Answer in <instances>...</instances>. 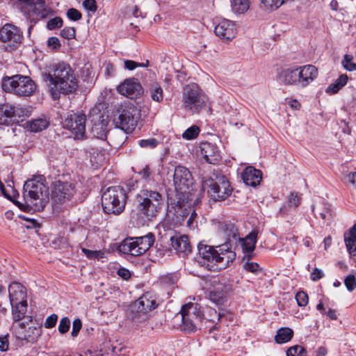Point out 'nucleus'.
<instances>
[{
	"label": "nucleus",
	"instance_id": "nucleus-24",
	"mask_svg": "<svg viewBox=\"0 0 356 356\" xmlns=\"http://www.w3.org/2000/svg\"><path fill=\"white\" fill-rule=\"evenodd\" d=\"M200 153L205 161L211 164H216L220 159V152L217 147L210 143L201 144Z\"/></svg>",
	"mask_w": 356,
	"mask_h": 356
},
{
	"label": "nucleus",
	"instance_id": "nucleus-1",
	"mask_svg": "<svg viewBox=\"0 0 356 356\" xmlns=\"http://www.w3.org/2000/svg\"><path fill=\"white\" fill-rule=\"evenodd\" d=\"M219 230L228 242L217 246L198 245L199 264L213 271L227 268L236 258V253L231 249L230 241L236 238L237 228L232 223H220Z\"/></svg>",
	"mask_w": 356,
	"mask_h": 356
},
{
	"label": "nucleus",
	"instance_id": "nucleus-47",
	"mask_svg": "<svg viewBox=\"0 0 356 356\" xmlns=\"http://www.w3.org/2000/svg\"><path fill=\"white\" fill-rule=\"evenodd\" d=\"M261 3L266 9L274 10L277 9L282 6V2L280 0H261Z\"/></svg>",
	"mask_w": 356,
	"mask_h": 356
},
{
	"label": "nucleus",
	"instance_id": "nucleus-43",
	"mask_svg": "<svg viewBox=\"0 0 356 356\" xmlns=\"http://www.w3.org/2000/svg\"><path fill=\"white\" fill-rule=\"evenodd\" d=\"M70 327V321L67 317H63L60 319L58 330L60 334H65L68 332Z\"/></svg>",
	"mask_w": 356,
	"mask_h": 356
},
{
	"label": "nucleus",
	"instance_id": "nucleus-6",
	"mask_svg": "<svg viewBox=\"0 0 356 356\" xmlns=\"http://www.w3.org/2000/svg\"><path fill=\"white\" fill-rule=\"evenodd\" d=\"M127 194L123 188L117 186L108 188L102 197V204L104 212L120 214L125 207Z\"/></svg>",
	"mask_w": 356,
	"mask_h": 356
},
{
	"label": "nucleus",
	"instance_id": "nucleus-26",
	"mask_svg": "<svg viewBox=\"0 0 356 356\" xmlns=\"http://www.w3.org/2000/svg\"><path fill=\"white\" fill-rule=\"evenodd\" d=\"M241 178L246 185L256 186L261 180L262 173L259 170L248 166L241 173Z\"/></svg>",
	"mask_w": 356,
	"mask_h": 356
},
{
	"label": "nucleus",
	"instance_id": "nucleus-34",
	"mask_svg": "<svg viewBox=\"0 0 356 356\" xmlns=\"http://www.w3.org/2000/svg\"><path fill=\"white\" fill-rule=\"evenodd\" d=\"M49 122L45 118H38L27 122V128L33 132H38L46 129Z\"/></svg>",
	"mask_w": 356,
	"mask_h": 356
},
{
	"label": "nucleus",
	"instance_id": "nucleus-61",
	"mask_svg": "<svg viewBox=\"0 0 356 356\" xmlns=\"http://www.w3.org/2000/svg\"><path fill=\"white\" fill-rule=\"evenodd\" d=\"M300 198L297 194L291 193L289 197V202L291 207H298L300 204Z\"/></svg>",
	"mask_w": 356,
	"mask_h": 356
},
{
	"label": "nucleus",
	"instance_id": "nucleus-29",
	"mask_svg": "<svg viewBox=\"0 0 356 356\" xmlns=\"http://www.w3.org/2000/svg\"><path fill=\"white\" fill-rule=\"evenodd\" d=\"M103 118V116L99 118ZM107 122L104 119H99L97 122H95L91 127V132L92 135L97 138L104 140L106 139L108 131H107Z\"/></svg>",
	"mask_w": 356,
	"mask_h": 356
},
{
	"label": "nucleus",
	"instance_id": "nucleus-2",
	"mask_svg": "<svg viewBox=\"0 0 356 356\" xmlns=\"http://www.w3.org/2000/svg\"><path fill=\"white\" fill-rule=\"evenodd\" d=\"M44 80L48 82L49 91L54 99H58L60 93H71L78 87L74 72L64 63L53 65L49 72L44 74Z\"/></svg>",
	"mask_w": 356,
	"mask_h": 356
},
{
	"label": "nucleus",
	"instance_id": "nucleus-12",
	"mask_svg": "<svg viewBox=\"0 0 356 356\" xmlns=\"http://www.w3.org/2000/svg\"><path fill=\"white\" fill-rule=\"evenodd\" d=\"M157 298L151 292L143 294L132 305L131 318L137 323L145 321L149 318V312L158 306Z\"/></svg>",
	"mask_w": 356,
	"mask_h": 356
},
{
	"label": "nucleus",
	"instance_id": "nucleus-18",
	"mask_svg": "<svg viewBox=\"0 0 356 356\" xmlns=\"http://www.w3.org/2000/svg\"><path fill=\"white\" fill-rule=\"evenodd\" d=\"M86 117L81 113L68 115L63 122V127L71 131L75 138L81 139L84 137L86 131Z\"/></svg>",
	"mask_w": 356,
	"mask_h": 356
},
{
	"label": "nucleus",
	"instance_id": "nucleus-11",
	"mask_svg": "<svg viewBox=\"0 0 356 356\" xmlns=\"http://www.w3.org/2000/svg\"><path fill=\"white\" fill-rule=\"evenodd\" d=\"M154 235L152 233L134 238H125L118 246V250L126 254L140 256L145 253L153 245Z\"/></svg>",
	"mask_w": 356,
	"mask_h": 356
},
{
	"label": "nucleus",
	"instance_id": "nucleus-40",
	"mask_svg": "<svg viewBox=\"0 0 356 356\" xmlns=\"http://www.w3.org/2000/svg\"><path fill=\"white\" fill-rule=\"evenodd\" d=\"M200 133V128L193 125L187 129L182 134L184 138L187 140H191L195 138Z\"/></svg>",
	"mask_w": 356,
	"mask_h": 356
},
{
	"label": "nucleus",
	"instance_id": "nucleus-17",
	"mask_svg": "<svg viewBox=\"0 0 356 356\" xmlns=\"http://www.w3.org/2000/svg\"><path fill=\"white\" fill-rule=\"evenodd\" d=\"M22 33L15 26L6 24L0 29V40L8 43L6 49L9 51L15 49L22 42Z\"/></svg>",
	"mask_w": 356,
	"mask_h": 356
},
{
	"label": "nucleus",
	"instance_id": "nucleus-50",
	"mask_svg": "<svg viewBox=\"0 0 356 356\" xmlns=\"http://www.w3.org/2000/svg\"><path fill=\"white\" fill-rule=\"evenodd\" d=\"M208 314L209 316V318L208 320L211 322L219 321L220 318L224 316L223 313L220 312H217L216 309L211 308L209 309Z\"/></svg>",
	"mask_w": 356,
	"mask_h": 356
},
{
	"label": "nucleus",
	"instance_id": "nucleus-28",
	"mask_svg": "<svg viewBox=\"0 0 356 356\" xmlns=\"http://www.w3.org/2000/svg\"><path fill=\"white\" fill-rule=\"evenodd\" d=\"M257 243V233L250 232L245 238L241 240V247L245 254L243 260L247 257L249 260L252 257V253L255 248Z\"/></svg>",
	"mask_w": 356,
	"mask_h": 356
},
{
	"label": "nucleus",
	"instance_id": "nucleus-25",
	"mask_svg": "<svg viewBox=\"0 0 356 356\" xmlns=\"http://www.w3.org/2000/svg\"><path fill=\"white\" fill-rule=\"evenodd\" d=\"M297 67H290L283 69L277 75V80L287 86H296L299 87Z\"/></svg>",
	"mask_w": 356,
	"mask_h": 356
},
{
	"label": "nucleus",
	"instance_id": "nucleus-55",
	"mask_svg": "<svg viewBox=\"0 0 356 356\" xmlns=\"http://www.w3.org/2000/svg\"><path fill=\"white\" fill-rule=\"evenodd\" d=\"M95 152L92 153L91 161H94L97 164H101L105 161L106 156L104 152L100 151L97 152V156H95Z\"/></svg>",
	"mask_w": 356,
	"mask_h": 356
},
{
	"label": "nucleus",
	"instance_id": "nucleus-36",
	"mask_svg": "<svg viewBox=\"0 0 356 356\" xmlns=\"http://www.w3.org/2000/svg\"><path fill=\"white\" fill-rule=\"evenodd\" d=\"M248 8L249 3L248 0H233L232 3V10L238 14L246 12Z\"/></svg>",
	"mask_w": 356,
	"mask_h": 356
},
{
	"label": "nucleus",
	"instance_id": "nucleus-59",
	"mask_svg": "<svg viewBox=\"0 0 356 356\" xmlns=\"http://www.w3.org/2000/svg\"><path fill=\"white\" fill-rule=\"evenodd\" d=\"M323 277V272L318 268H315L311 273V280L314 282L321 279Z\"/></svg>",
	"mask_w": 356,
	"mask_h": 356
},
{
	"label": "nucleus",
	"instance_id": "nucleus-42",
	"mask_svg": "<svg viewBox=\"0 0 356 356\" xmlns=\"http://www.w3.org/2000/svg\"><path fill=\"white\" fill-rule=\"evenodd\" d=\"M243 268L250 273L257 274L261 270L259 264L256 262H250L249 261L243 264Z\"/></svg>",
	"mask_w": 356,
	"mask_h": 356
},
{
	"label": "nucleus",
	"instance_id": "nucleus-41",
	"mask_svg": "<svg viewBox=\"0 0 356 356\" xmlns=\"http://www.w3.org/2000/svg\"><path fill=\"white\" fill-rule=\"evenodd\" d=\"M159 144L156 138H152L148 139H143L139 141V145L143 148H154Z\"/></svg>",
	"mask_w": 356,
	"mask_h": 356
},
{
	"label": "nucleus",
	"instance_id": "nucleus-8",
	"mask_svg": "<svg viewBox=\"0 0 356 356\" xmlns=\"http://www.w3.org/2000/svg\"><path fill=\"white\" fill-rule=\"evenodd\" d=\"M207 98L197 85L193 83L186 86L182 92V103L185 110L198 113L205 107Z\"/></svg>",
	"mask_w": 356,
	"mask_h": 356
},
{
	"label": "nucleus",
	"instance_id": "nucleus-64",
	"mask_svg": "<svg viewBox=\"0 0 356 356\" xmlns=\"http://www.w3.org/2000/svg\"><path fill=\"white\" fill-rule=\"evenodd\" d=\"M348 181L354 187H356V172L349 173L347 176Z\"/></svg>",
	"mask_w": 356,
	"mask_h": 356
},
{
	"label": "nucleus",
	"instance_id": "nucleus-60",
	"mask_svg": "<svg viewBox=\"0 0 356 356\" xmlns=\"http://www.w3.org/2000/svg\"><path fill=\"white\" fill-rule=\"evenodd\" d=\"M48 46L54 49H58L60 47V43L58 38L51 37L47 41Z\"/></svg>",
	"mask_w": 356,
	"mask_h": 356
},
{
	"label": "nucleus",
	"instance_id": "nucleus-37",
	"mask_svg": "<svg viewBox=\"0 0 356 356\" xmlns=\"http://www.w3.org/2000/svg\"><path fill=\"white\" fill-rule=\"evenodd\" d=\"M14 111L15 113H13V122L19 120L22 121L24 118L29 115V111L26 108L14 106Z\"/></svg>",
	"mask_w": 356,
	"mask_h": 356
},
{
	"label": "nucleus",
	"instance_id": "nucleus-62",
	"mask_svg": "<svg viewBox=\"0 0 356 356\" xmlns=\"http://www.w3.org/2000/svg\"><path fill=\"white\" fill-rule=\"evenodd\" d=\"M117 274L124 280H127L131 277L130 271L124 268H120Z\"/></svg>",
	"mask_w": 356,
	"mask_h": 356
},
{
	"label": "nucleus",
	"instance_id": "nucleus-7",
	"mask_svg": "<svg viewBox=\"0 0 356 356\" xmlns=\"http://www.w3.org/2000/svg\"><path fill=\"white\" fill-rule=\"evenodd\" d=\"M181 329L187 333L195 332L200 329L204 314L201 307L194 302H188L182 306L181 309Z\"/></svg>",
	"mask_w": 356,
	"mask_h": 356
},
{
	"label": "nucleus",
	"instance_id": "nucleus-46",
	"mask_svg": "<svg viewBox=\"0 0 356 356\" xmlns=\"http://www.w3.org/2000/svg\"><path fill=\"white\" fill-rule=\"evenodd\" d=\"M297 303L300 307L306 306L308 303L309 298L304 291H299L296 295Z\"/></svg>",
	"mask_w": 356,
	"mask_h": 356
},
{
	"label": "nucleus",
	"instance_id": "nucleus-35",
	"mask_svg": "<svg viewBox=\"0 0 356 356\" xmlns=\"http://www.w3.org/2000/svg\"><path fill=\"white\" fill-rule=\"evenodd\" d=\"M348 76L346 74H341L334 83L330 84L326 89V92L330 94L337 93L347 83Z\"/></svg>",
	"mask_w": 356,
	"mask_h": 356
},
{
	"label": "nucleus",
	"instance_id": "nucleus-21",
	"mask_svg": "<svg viewBox=\"0 0 356 356\" xmlns=\"http://www.w3.org/2000/svg\"><path fill=\"white\" fill-rule=\"evenodd\" d=\"M214 32L222 40H231L236 35V24L232 21L223 19L215 26Z\"/></svg>",
	"mask_w": 356,
	"mask_h": 356
},
{
	"label": "nucleus",
	"instance_id": "nucleus-53",
	"mask_svg": "<svg viewBox=\"0 0 356 356\" xmlns=\"http://www.w3.org/2000/svg\"><path fill=\"white\" fill-rule=\"evenodd\" d=\"M58 321V316L56 314H51L47 318L44 322V327L46 328H52L54 327Z\"/></svg>",
	"mask_w": 356,
	"mask_h": 356
},
{
	"label": "nucleus",
	"instance_id": "nucleus-10",
	"mask_svg": "<svg viewBox=\"0 0 356 356\" xmlns=\"http://www.w3.org/2000/svg\"><path fill=\"white\" fill-rule=\"evenodd\" d=\"M202 188L207 190L211 198L215 201H223L232 192V188L225 176H216L215 178H208L202 181Z\"/></svg>",
	"mask_w": 356,
	"mask_h": 356
},
{
	"label": "nucleus",
	"instance_id": "nucleus-4",
	"mask_svg": "<svg viewBox=\"0 0 356 356\" xmlns=\"http://www.w3.org/2000/svg\"><path fill=\"white\" fill-rule=\"evenodd\" d=\"M43 177H36L26 181L23 188L24 203L19 201L15 204L21 209H31L35 211L44 209L49 201L48 188L44 184Z\"/></svg>",
	"mask_w": 356,
	"mask_h": 356
},
{
	"label": "nucleus",
	"instance_id": "nucleus-49",
	"mask_svg": "<svg viewBox=\"0 0 356 356\" xmlns=\"http://www.w3.org/2000/svg\"><path fill=\"white\" fill-rule=\"evenodd\" d=\"M81 252L90 259L98 258L103 254L102 252L100 250H90L85 248H81Z\"/></svg>",
	"mask_w": 356,
	"mask_h": 356
},
{
	"label": "nucleus",
	"instance_id": "nucleus-16",
	"mask_svg": "<svg viewBox=\"0 0 356 356\" xmlns=\"http://www.w3.org/2000/svg\"><path fill=\"white\" fill-rule=\"evenodd\" d=\"M173 183L178 193L187 195L190 193V187L193 184L192 175L186 168L177 166L174 170Z\"/></svg>",
	"mask_w": 356,
	"mask_h": 356
},
{
	"label": "nucleus",
	"instance_id": "nucleus-32",
	"mask_svg": "<svg viewBox=\"0 0 356 356\" xmlns=\"http://www.w3.org/2000/svg\"><path fill=\"white\" fill-rule=\"evenodd\" d=\"M12 306V314L15 323H20L26 318L25 314L27 311V302L13 304Z\"/></svg>",
	"mask_w": 356,
	"mask_h": 356
},
{
	"label": "nucleus",
	"instance_id": "nucleus-51",
	"mask_svg": "<svg viewBox=\"0 0 356 356\" xmlns=\"http://www.w3.org/2000/svg\"><path fill=\"white\" fill-rule=\"evenodd\" d=\"M60 35L65 39H72L75 36V30L72 27H65L61 30Z\"/></svg>",
	"mask_w": 356,
	"mask_h": 356
},
{
	"label": "nucleus",
	"instance_id": "nucleus-15",
	"mask_svg": "<svg viewBox=\"0 0 356 356\" xmlns=\"http://www.w3.org/2000/svg\"><path fill=\"white\" fill-rule=\"evenodd\" d=\"M119 115L115 120L116 125L126 133L132 132L138 122V112L133 106H122L119 111Z\"/></svg>",
	"mask_w": 356,
	"mask_h": 356
},
{
	"label": "nucleus",
	"instance_id": "nucleus-48",
	"mask_svg": "<svg viewBox=\"0 0 356 356\" xmlns=\"http://www.w3.org/2000/svg\"><path fill=\"white\" fill-rule=\"evenodd\" d=\"M63 25V20L60 17H55L48 21L47 27L49 30H53L61 27Z\"/></svg>",
	"mask_w": 356,
	"mask_h": 356
},
{
	"label": "nucleus",
	"instance_id": "nucleus-9",
	"mask_svg": "<svg viewBox=\"0 0 356 356\" xmlns=\"http://www.w3.org/2000/svg\"><path fill=\"white\" fill-rule=\"evenodd\" d=\"M2 88L6 92H13L23 97L32 95L36 90L35 83L29 76L22 75H15L4 79Z\"/></svg>",
	"mask_w": 356,
	"mask_h": 356
},
{
	"label": "nucleus",
	"instance_id": "nucleus-54",
	"mask_svg": "<svg viewBox=\"0 0 356 356\" xmlns=\"http://www.w3.org/2000/svg\"><path fill=\"white\" fill-rule=\"evenodd\" d=\"M82 327L81 321L79 318H76L74 320L72 323V330L71 334L73 337H75L78 335L79 331L81 330Z\"/></svg>",
	"mask_w": 356,
	"mask_h": 356
},
{
	"label": "nucleus",
	"instance_id": "nucleus-20",
	"mask_svg": "<svg viewBox=\"0 0 356 356\" xmlns=\"http://www.w3.org/2000/svg\"><path fill=\"white\" fill-rule=\"evenodd\" d=\"M118 92L130 99H136L141 96L143 88L135 79H127L117 88Z\"/></svg>",
	"mask_w": 356,
	"mask_h": 356
},
{
	"label": "nucleus",
	"instance_id": "nucleus-30",
	"mask_svg": "<svg viewBox=\"0 0 356 356\" xmlns=\"http://www.w3.org/2000/svg\"><path fill=\"white\" fill-rule=\"evenodd\" d=\"M147 92L152 101L156 103L163 102L164 98L163 90L159 83L153 82L150 83Z\"/></svg>",
	"mask_w": 356,
	"mask_h": 356
},
{
	"label": "nucleus",
	"instance_id": "nucleus-39",
	"mask_svg": "<svg viewBox=\"0 0 356 356\" xmlns=\"http://www.w3.org/2000/svg\"><path fill=\"white\" fill-rule=\"evenodd\" d=\"M287 356H306V350L301 346H293L290 347L286 351Z\"/></svg>",
	"mask_w": 356,
	"mask_h": 356
},
{
	"label": "nucleus",
	"instance_id": "nucleus-33",
	"mask_svg": "<svg viewBox=\"0 0 356 356\" xmlns=\"http://www.w3.org/2000/svg\"><path fill=\"white\" fill-rule=\"evenodd\" d=\"M293 332L291 328L282 327L277 330L275 340L277 343H284L289 341L293 337Z\"/></svg>",
	"mask_w": 356,
	"mask_h": 356
},
{
	"label": "nucleus",
	"instance_id": "nucleus-44",
	"mask_svg": "<svg viewBox=\"0 0 356 356\" xmlns=\"http://www.w3.org/2000/svg\"><path fill=\"white\" fill-rule=\"evenodd\" d=\"M342 63L344 68L348 71L356 70V64L353 63V57L350 55H345Z\"/></svg>",
	"mask_w": 356,
	"mask_h": 356
},
{
	"label": "nucleus",
	"instance_id": "nucleus-5",
	"mask_svg": "<svg viewBox=\"0 0 356 356\" xmlns=\"http://www.w3.org/2000/svg\"><path fill=\"white\" fill-rule=\"evenodd\" d=\"M49 188V200H51L54 207L70 202L76 193L74 182L65 176L60 177L51 181Z\"/></svg>",
	"mask_w": 356,
	"mask_h": 356
},
{
	"label": "nucleus",
	"instance_id": "nucleus-58",
	"mask_svg": "<svg viewBox=\"0 0 356 356\" xmlns=\"http://www.w3.org/2000/svg\"><path fill=\"white\" fill-rule=\"evenodd\" d=\"M124 67L129 70H134L136 67L139 66H143V63H137L134 60H126L124 62Z\"/></svg>",
	"mask_w": 356,
	"mask_h": 356
},
{
	"label": "nucleus",
	"instance_id": "nucleus-38",
	"mask_svg": "<svg viewBox=\"0 0 356 356\" xmlns=\"http://www.w3.org/2000/svg\"><path fill=\"white\" fill-rule=\"evenodd\" d=\"M344 242L349 254L355 255L356 252V238L344 234Z\"/></svg>",
	"mask_w": 356,
	"mask_h": 356
},
{
	"label": "nucleus",
	"instance_id": "nucleus-31",
	"mask_svg": "<svg viewBox=\"0 0 356 356\" xmlns=\"http://www.w3.org/2000/svg\"><path fill=\"white\" fill-rule=\"evenodd\" d=\"M14 106L3 104L0 106V124H9L13 122Z\"/></svg>",
	"mask_w": 356,
	"mask_h": 356
},
{
	"label": "nucleus",
	"instance_id": "nucleus-14",
	"mask_svg": "<svg viewBox=\"0 0 356 356\" xmlns=\"http://www.w3.org/2000/svg\"><path fill=\"white\" fill-rule=\"evenodd\" d=\"M21 11L29 18L42 19L51 14V10L46 5L45 0H17Z\"/></svg>",
	"mask_w": 356,
	"mask_h": 356
},
{
	"label": "nucleus",
	"instance_id": "nucleus-19",
	"mask_svg": "<svg viewBox=\"0 0 356 356\" xmlns=\"http://www.w3.org/2000/svg\"><path fill=\"white\" fill-rule=\"evenodd\" d=\"M231 286L223 282L214 280L209 291V300L217 305H223L228 298Z\"/></svg>",
	"mask_w": 356,
	"mask_h": 356
},
{
	"label": "nucleus",
	"instance_id": "nucleus-45",
	"mask_svg": "<svg viewBox=\"0 0 356 356\" xmlns=\"http://www.w3.org/2000/svg\"><path fill=\"white\" fill-rule=\"evenodd\" d=\"M344 284L349 291L356 288V278L353 275H348L344 280Z\"/></svg>",
	"mask_w": 356,
	"mask_h": 356
},
{
	"label": "nucleus",
	"instance_id": "nucleus-63",
	"mask_svg": "<svg viewBox=\"0 0 356 356\" xmlns=\"http://www.w3.org/2000/svg\"><path fill=\"white\" fill-rule=\"evenodd\" d=\"M6 184H7V188H6V189L9 191L10 195H12L11 200L15 204V202H17V201L13 199V197H15V190L14 188V182L13 180L7 181Z\"/></svg>",
	"mask_w": 356,
	"mask_h": 356
},
{
	"label": "nucleus",
	"instance_id": "nucleus-13",
	"mask_svg": "<svg viewBox=\"0 0 356 356\" xmlns=\"http://www.w3.org/2000/svg\"><path fill=\"white\" fill-rule=\"evenodd\" d=\"M15 332L18 339L31 343L35 342L41 335L40 327L31 316L18 323L15 327Z\"/></svg>",
	"mask_w": 356,
	"mask_h": 356
},
{
	"label": "nucleus",
	"instance_id": "nucleus-27",
	"mask_svg": "<svg viewBox=\"0 0 356 356\" xmlns=\"http://www.w3.org/2000/svg\"><path fill=\"white\" fill-rule=\"evenodd\" d=\"M172 248L179 253L188 254L191 251V246L188 238L186 235H175L171 238Z\"/></svg>",
	"mask_w": 356,
	"mask_h": 356
},
{
	"label": "nucleus",
	"instance_id": "nucleus-22",
	"mask_svg": "<svg viewBox=\"0 0 356 356\" xmlns=\"http://www.w3.org/2000/svg\"><path fill=\"white\" fill-rule=\"evenodd\" d=\"M299 87L305 88L318 76V70L312 65L297 67Z\"/></svg>",
	"mask_w": 356,
	"mask_h": 356
},
{
	"label": "nucleus",
	"instance_id": "nucleus-56",
	"mask_svg": "<svg viewBox=\"0 0 356 356\" xmlns=\"http://www.w3.org/2000/svg\"><path fill=\"white\" fill-rule=\"evenodd\" d=\"M67 15L74 21L79 20L81 18V13L75 8H70L67 12Z\"/></svg>",
	"mask_w": 356,
	"mask_h": 356
},
{
	"label": "nucleus",
	"instance_id": "nucleus-57",
	"mask_svg": "<svg viewBox=\"0 0 356 356\" xmlns=\"http://www.w3.org/2000/svg\"><path fill=\"white\" fill-rule=\"evenodd\" d=\"M83 6L86 10L93 13L95 12L97 8L95 0H84Z\"/></svg>",
	"mask_w": 356,
	"mask_h": 356
},
{
	"label": "nucleus",
	"instance_id": "nucleus-52",
	"mask_svg": "<svg viewBox=\"0 0 356 356\" xmlns=\"http://www.w3.org/2000/svg\"><path fill=\"white\" fill-rule=\"evenodd\" d=\"M9 334L0 336V351H6L9 347Z\"/></svg>",
	"mask_w": 356,
	"mask_h": 356
},
{
	"label": "nucleus",
	"instance_id": "nucleus-23",
	"mask_svg": "<svg viewBox=\"0 0 356 356\" xmlns=\"http://www.w3.org/2000/svg\"><path fill=\"white\" fill-rule=\"evenodd\" d=\"M10 305L27 302L26 288L19 282H13L8 286Z\"/></svg>",
	"mask_w": 356,
	"mask_h": 356
},
{
	"label": "nucleus",
	"instance_id": "nucleus-3",
	"mask_svg": "<svg viewBox=\"0 0 356 356\" xmlns=\"http://www.w3.org/2000/svg\"><path fill=\"white\" fill-rule=\"evenodd\" d=\"M136 210L132 211L131 218L143 225L151 220L161 211L163 198L160 193L156 191L144 189L136 196Z\"/></svg>",
	"mask_w": 356,
	"mask_h": 356
}]
</instances>
